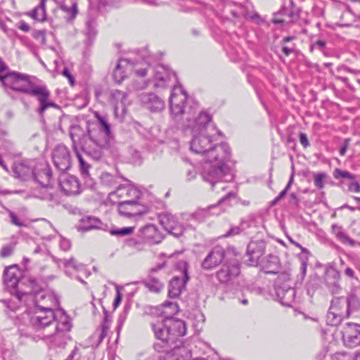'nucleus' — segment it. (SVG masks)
Wrapping results in <instances>:
<instances>
[{
  "instance_id": "052dcab7",
  "label": "nucleus",
  "mask_w": 360,
  "mask_h": 360,
  "mask_svg": "<svg viewBox=\"0 0 360 360\" xmlns=\"http://www.w3.org/2000/svg\"><path fill=\"white\" fill-rule=\"evenodd\" d=\"M122 294L120 291V290L118 288H117L116 290V297H115V299L114 300V302H113V307L114 308H117L119 304H120L121 302V300H122Z\"/></svg>"
},
{
  "instance_id": "c85d7f7f",
  "label": "nucleus",
  "mask_w": 360,
  "mask_h": 360,
  "mask_svg": "<svg viewBox=\"0 0 360 360\" xmlns=\"http://www.w3.org/2000/svg\"><path fill=\"white\" fill-rule=\"evenodd\" d=\"M101 224V222L98 218L91 216H86L79 219L78 229L87 231L91 229H98Z\"/></svg>"
},
{
  "instance_id": "ea45409f",
  "label": "nucleus",
  "mask_w": 360,
  "mask_h": 360,
  "mask_svg": "<svg viewBox=\"0 0 360 360\" xmlns=\"http://www.w3.org/2000/svg\"><path fill=\"white\" fill-rule=\"evenodd\" d=\"M127 60H120L113 72L114 79L117 82L120 83L123 81L125 75L122 70V63H127Z\"/></svg>"
},
{
  "instance_id": "c9c22d12",
  "label": "nucleus",
  "mask_w": 360,
  "mask_h": 360,
  "mask_svg": "<svg viewBox=\"0 0 360 360\" xmlns=\"http://www.w3.org/2000/svg\"><path fill=\"white\" fill-rule=\"evenodd\" d=\"M335 307L336 309H338L339 311L342 312H347V314H348V311H347V303L345 301V297L342 296L340 297H334L333 300L330 302V307Z\"/></svg>"
},
{
  "instance_id": "bb28decb",
  "label": "nucleus",
  "mask_w": 360,
  "mask_h": 360,
  "mask_svg": "<svg viewBox=\"0 0 360 360\" xmlns=\"http://www.w3.org/2000/svg\"><path fill=\"white\" fill-rule=\"evenodd\" d=\"M276 295L281 303L285 306H291L295 297V290L293 288L279 287L276 290Z\"/></svg>"
},
{
  "instance_id": "13d9d810",
  "label": "nucleus",
  "mask_w": 360,
  "mask_h": 360,
  "mask_svg": "<svg viewBox=\"0 0 360 360\" xmlns=\"http://www.w3.org/2000/svg\"><path fill=\"white\" fill-rule=\"evenodd\" d=\"M326 46V42L323 40H318L317 41H316L314 44H312L310 47V51H313V49L314 48H318L321 51L323 50V49Z\"/></svg>"
},
{
  "instance_id": "dca6fc26",
  "label": "nucleus",
  "mask_w": 360,
  "mask_h": 360,
  "mask_svg": "<svg viewBox=\"0 0 360 360\" xmlns=\"http://www.w3.org/2000/svg\"><path fill=\"white\" fill-rule=\"evenodd\" d=\"M20 271L16 265H12L5 269L4 271V283L6 290L10 293L21 281L20 280Z\"/></svg>"
},
{
  "instance_id": "7c9ffc66",
  "label": "nucleus",
  "mask_w": 360,
  "mask_h": 360,
  "mask_svg": "<svg viewBox=\"0 0 360 360\" xmlns=\"http://www.w3.org/2000/svg\"><path fill=\"white\" fill-rule=\"evenodd\" d=\"M331 231L332 233L335 236L337 239L342 244L349 245L350 246L355 245V240L343 232L342 226L333 224L331 226Z\"/></svg>"
},
{
  "instance_id": "5701e85b",
  "label": "nucleus",
  "mask_w": 360,
  "mask_h": 360,
  "mask_svg": "<svg viewBox=\"0 0 360 360\" xmlns=\"http://www.w3.org/2000/svg\"><path fill=\"white\" fill-rule=\"evenodd\" d=\"M117 204L119 214L124 217L131 218L144 212L143 207L141 206L139 202H136V205H131L128 202H117Z\"/></svg>"
},
{
  "instance_id": "4c0bfd02",
  "label": "nucleus",
  "mask_w": 360,
  "mask_h": 360,
  "mask_svg": "<svg viewBox=\"0 0 360 360\" xmlns=\"http://www.w3.org/2000/svg\"><path fill=\"white\" fill-rule=\"evenodd\" d=\"M69 267H71L75 271L82 274L85 277H87L89 275V273L87 271L85 266L83 264L78 262L74 258H70L69 259Z\"/></svg>"
},
{
  "instance_id": "2eb2a0df",
  "label": "nucleus",
  "mask_w": 360,
  "mask_h": 360,
  "mask_svg": "<svg viewBox=\"0 0 360 360\" xmlns=\"http://www.w3.org/2000/svg\"><path fill=\"white\" fill-rule=\"evenodd\" d=\"M289 6L283 4L281 9L274 15L272 22L274 24H282L285 22V19L281 17V14L286 13L287 17L290 18V20L288 23H294L300 18L299 13L294 11L295 4L292 0H289Z\"/></svg>"
},
{
  "instance_id": "a878e982",
  "label": "nucleus",
  "mask_w": 360,
  "mask_h": 360,
  "mask_svg": "<svg viewBox=\"0 0 360 360\" xmlns=\"http://www.w3.org/2000/svg\"><path fill=\"white\" fill-rule=\"evenodd\" d=\"M32 288L30 284H26L25 281H21L11 294L14 295L19 302H26L29 297L33 299L34 295H32Z\"/></svg>"
},
{
  "instance_id": "412c9836",
  "label": "nucleus",
  "mask_w": 360,
  "mask_h": 360,
  "mask_svg": "<svg viewBox=\"0 0 360 360\" xmlns=\"http://www.w3.org/2000/svg\"><path fill=\"white\" fill-rule=\"evenodd\" d=\"M153 72L155 79L154 86L157 88L166 87L171 76L174 75V73L172 72L168 68L162 65H157Z\"/></svg>"
},
{
  "instance_id": "20e7f679",
  "label": "nucleus",
  "mask_w": 360,
  "mask_h": 360,
  "mask_svg": "<svg viewBox=\"0 0 360 360\" xmlns=\"http://www.w3.org/2000/svg\"><path fill=\"white\" fill-rule=\"evenodd\" d=\"M30 325L37 332L41 333V338L54 335L63 338L68 331V315L63 309L54 312L34 306V313L30 317Z\"/></svg>"
},
{
  "instance_id": "79ce46f5",
  "label": "nucleus",
  "mask_w": 360,
  "mask_h": 360,
  "mask_svg": "<svg viewBox=\"0 0 360 360\" xmlns=\"http://www.w3.org/2000/svg\"><path fill=\"white\" fill-rule=\"evenodd\" d=\"M111 97H112V99H113L116 102L115 108V109H117L118 102H120L122 104H124V101L127 97V94H126V93H124L122 91L116 89V90L112 91Z\"/></svg>"
},
{
  "instance_id": "a19ab883",
  "label": "nucleus",
  "mask_w": 360,
  "mask_h": 360,
  "mask_svg": "<svg viewBox=\"0 0 360 360\" xmlns=\"http://www.w3.org/2000/svg\"><path fill=\"white\" fill-rule=\"evenodd\" d=\"M124 245L127 247L134 248L138 251H141L143 249V242L136 238H127L124 242Z\"/></svg>"
},
{
  "instance_id": "3c124183",
  "label": "nucleus",
  "mask_w": 360,
  "mask_h": 360,
  "mask_svg": "<svg viewBox=\"0 0 360 360\" xmlns=\"http://www.w3.org/2000/svg\"><path fill=\"white\" fill-rule=\"evenodd\" d=\"M97 118L105 134L109 136L110 134V126L108 123L107 120L105 119V117L101 116H97Z\"/></svg>"
},
{
  "instance_id": "0eeeda50",
  "label": "nucleus",
  "mask_w": 360,
  "mask_h": 360,
  "mask_svg": "<svg viewBox=\"0 0 360 360\" xmlns=\"http://www.w3.org/2000/svg\"><path fill=\"white\" fill-rule=\"evenodd\" d=\"M140 197L141 191L129 183L120 185L108 194V200L112 204L128 202L136 205Z\"/></svg>"
},
{
  "instance_id": "4d7b16f0",
  "label": "nucleus",
  "mask_w": 360,
  "mask_h": 360,
  "mask_svg": "<svg viewBox=\"0 0 360 360\" xmlns=\"http://www.w3.org/2000/svg\"><path fill=\"white\" fill-rule=\"evenodd\" d=\"M348 188L350 191L360 193V184L356 181H352L349 184Z\"/></svg>"
},
{
  "instance_id": "6e6552de",
  "label": "nucleus",
  "mask_w": 360,
  "mask_h": 360,
  "mask_svg": "<svg viewBox=\"0 0 360 360\" xmlns=\"http://www.w3.org/2000/svg\"><path fill=\"white\" fill-rule=\"evenodd\" d=\"M53 160L57 169L61 171L58 176V185L60 192L68 195L65 186L68 185V148L65 146H58L53 152Z\"/></svg>"
},
{
  "instance_id": "864d4df0",
  "label": "nucleus",
  "mask_w": 360,
  "mask_h": 360,
  "mask_svg": "<svg viewBox=\"0 0 360 360\" xmlns=\"http://www.w3.org/2000/svg\"><path fill=\"white\" fill-rule=\"evenodd\" d=\"M78 8L76 2L72 3V6L69 8V21L74 19L78 14Z\"/></svg>"
},
{
  "instance_id": "774afa93",
  "label": "nucleus",
  "mask_w": 360,
  "mask_h": 360,
  "mask_svg": "<svg viewBox=\"0 0 360 360\" xmlns=\"http://www.w3.org/2000/svg\"><path fill=\"white\" fill-rule=\"evenodd\" d=\"M195 174H196L195 171L193 169L188 170L187 174H186L187 179L191 180V179H194L195 177Z\"/></svg>"
},
{
  "instance_id": "f3484780",
  "label": "nucleus",
  "mask_w": 360,
  "mask_h": 360,
  "mask_svg": "<svg viewBox=\"0 0 360 360\" xmlns=\"http://www.w3.org/2000/svg\"><path fill=\"white\" fill-rule=\"evenodd\" d=\"M52 176V172L49 165L46 162L39 163L34 168L32 178L43 187H47Z\"/></svg>"
},
{
  "instance_id": "1a4fd4ad",
  "label": "nucleus",
  "mask_w": 360,
  "mask_h": 360,
  "mask_svg": "<svg viewBox=\"0 0 360 360\" xmlns=\"http://www.w3.org/2000/svg\"><path fill=\"white\" fill-rule=\"evenodd\" d=\"M231 255H236L233 250H225L222 246L216 245L210 250L201 262L200 266L206 271L214 269L229 258Z\"/></svg>"
},
{
  "instance_id": "6e6d98bb",
  "label": "nucleus",
  "mask_w": 360,
  "mask_h": 360,
  "mask_svg": "<svg viewBox=\"0 0 360 360\" xmlns=\"http://www.w3.org/2000/svg\"><path fill=\"white\" fill-rule=\"evenodd\" d=\"M299 138L300 142L304 148H307L309 146V141L306 134L302 132L300 133Z\"/></svg>"
},
{
  "instance_id": "b1692460",
  "label": "nucleus",
  "mask_w": 360,
  "mask_h": 360,
  "mask_svg": "<svg viewBox=\"0 0 360 360\" xmlns=\"http://www.w3.org/2000/svg\"><path fill=\"white\" fill-rule=\"evenodd\" d=\"M14 176L22 180L32 178L34 169L32 165L25 162H15L13 166Z\"/></svg>"
},
{
  "instance_id": "09e8293b",
  "label": "nucleus",
  "mask_w": 360,
  "mask_h": 360,
  "mask_svg": "<svg viewBox=\"0 0 360 360\" xmlns=\"http://www.w3.org/2000/svg\"><path fill=\"white\" fill-rule=\"evenodd\" d=\"M69 85L72 87H75L78 91L79 94H81L84 89V86L81 82H77L75 77L69 73Z\"/></svg>"
},
{
  "instance_id": "473e14b6",
  "label": "nucleus",
  "mask_w": 360,
  "mask_h": 360,
  "mask_svg": "<svg viewBox=\"0 0 360 360\" xmlns=\"http://www.w3.org/2000/svg\"><path fill=\"white\" fill-rule=\"evenodd\" d=\"M345 301L347 303L346 309L348 311V316H349L350 314L357 311L360 308V300L354 295H349L345 298Z\"/></svg>"
},
{
  "instance_id": "0e129e2a",
  "label": "nucleus",
  "mask_w": 360,
  "mask_h": 360,
  "mask_svg": "<svg viewBox=\"0 0 360 360\" xmlns=\"http://www.w3.org/2000/svg\"><path fill=\"white\" fill-rule=\"evenodd\" d=\"M165 266V262H163L162 264H159L155 267H153L149 271V275H153V274L157 272L158 271L163 269Z\"/></svg>"
},
{
  "instance_id": "58836bf2",
  "label": "nucleus",
  "mask_w": 360,
  "mask_h": 360,
  "mask_svg": "<svg viewBox=\"0 0 360 360\" xmlns=\"http://www.w3.org/2000/svg\"><path fill=\"white\" fill-rule=\"evenodd\" d=\"M327 177H328V175L324 172L314 173L313 178H314V186L318 189H322L325 186V182H326Z\"/></svg>"
},
{
  "instance_id": "a211bd4d",
  "label": "nucleus",
  "mask_w": 360,
  "mask_h": 360,
  "mask_svg": "<svg viewBox=\"0 0 360 360\" xmlns=\"http://www.w3.org/2000/svg\"><path fill=\"white\" fill-rule=\"evenodd\" d=\"M265 251V243L263 240L251 241L247 248V255L250 257L249 264L257 265L259 258Z\"/></svg>"
},
{
  "instance_id": "393cba45",
  "label": "nucleus",
  "mask_w": 360,
  "mask_h": 360,
  "mask_svg": "<svg viewBox=\"0 0 360 360\" xmlns=\"http://www.w3.org/2000/svg\"><path fill=\"white\" fill-rule=\"evenodd\" d=\"M340 276V273L335 270H333L327 274L326 284L330 292L333 295H339L342 290L339 283Z\"/></svg>"
},
{
  "instance_id": "f704fd0d",
  "label": "nucleus",
  "mask_w": 360,
  "mask_h": 360,
  "mask_svg": "<svg viewBox=\"0 0 360 360\" xmlns=\"http://www.w3.org/2000/svg\"><path fill=\"white\" fill-rule=\"evenodd\" d=\"M81 192V185L78 179L75 176L69 175V195H77L80 194Z\"/></svg>"
},
{
  "instance_id": "49530a36",
  "label": "nucleus",
  "mask_w": 360,
  "mask_h": 360,
  "mask_svg": "<svg viewBox=\"0 0 360 360\" xmlns=\"http://www.w3.org/2000/svg\"><path fill=\"white\" fill-rule=\"evenodd\" d=\"M134 228L132 226L123 227L110 231L112 235L115 236H128L133 233Z\"/></svg>"
},
{
  "instance_id": "f257e3e1",
  "label": "nucleus",
  "mask_w": 360,
  "mask_h": 360,
  "mask_svg": "<svg viewBox=\"0 0 360 360\" xmlns=\"http://www.w3.org/2000/svg\"><path fill=\"white\" fill-rule=\"evenodd\" d=\"M213 140L205 132H199L191 141V150L203 157L201 176L214 191L217 186L225 189L224 182L233 179L231 168L227 165L231 158L230 148L226 143L213 144Z\"/></svg>"
},
{
  "instance_id": "69168bd1",
  "label": "nucleus",
  "mask_w": 360,
  "mask_h": 360,
  "mask_svg": "<svg viewBox=\"0 0 360 360\" xmlns=\"http://www.w3.org/2000/svg\"><path fill=\"white\" fill-rule=\"evenodd\" d=\"M345 274L350 278L357 279V278L355 276L354 271L350 267H347L345 269Z\"/></svg>"
},
{
  "instance_id": "f8f14e48",
  "label": "nucleus",
  "mask_w": 360,
  "mask_h": 360,
  "mask_svg": "<svg viewBox=\"0 0 360 360\" xmlns=\"http://www.w3.org/2000/svg\"><path fill=\"white\" fill-rule=\"evenodd\" d=\"M158 220L162 226L170 234L176 237H179L183 234V226L177 221L176 217L171 213L159 214Z\"/></svg>"
},
{
  "instance_id": "c756f323",
  "label": "nucleus",
  "mask_w": 360,
  "mask_h": 360,
  "mask_svg": "<svg viewBox=\"0 0 360 360\" xmlns=\"http://www.w3.org/2000/svg\"><path fill=\"white\" fill-rule=\"evenodd\" d=\"M142 283L153 293L160 292L165 287L164 283L153 275H148V276L142 281Z\"/></svg>"
},
{
  "instance_id": "a18cd8bd",
  "label": "nucleus",
  "mask_w": 360,
  "mask_h": 360,
  "mask_svg": "<svg viewBox=\"0 0 360 360\" xmlns=\"http://www.w3.org/2000/svg\"><path fill=\"white\" fill-rule=\"evenodd\" d=\"M162 307L164 308L163 313L168 315H173L177 313L179 307L176 303L172 302H165Z\"/></svg>"
},
{
  "instance_id": "ddd939ff",
  "label": "nucleus",
  "mask_w": 360,
  "mask_h": 360,
  "mask_svg": "<svg viewBox=\"0 0 360 360\" xmlns=\"http://www.w3.org/2000/svg\"><path fill=\"white\" fill-rule=\"evenodd\" d=\"M342 333L343 342L347 347L354 348L360 345V325L347 323Z\"/></svg>"
},
{
  "instance_id": "bf43d9fd",
  "label": "nucleus",
  "mask_w": 360,
  "mask_h": 360,
  "mask_svg": "<svg viewBox=\"0 0 360 360\" xmlns=\"http://www.w3.org/2000/svg\"><path fill=\"white\" fill-rule=\"evenodd\" d=\"M45 198L51 202H55L56 204H59L60 202L58 195H53L52 193H49Z\"/></svg>"
},
{
  "instance_id": "c03bdc74",
  "label": "nucleus",
  "mask_w": 360,
  "mask_h": 360,
  "mask_svg": "<svg viewBox=\"0 0 360 360\" xmlns=\"http://www.w3.org/2000/svg\"><path fill=\"white\" fill-rule=\"evenodd\" d=\"M117 178L109 173H103L101 175V182L104 186L113 187L116 185Z\"/></svg>"
},
{
  "instance_id": "6ab92c4d",
  "label": "nucleus",
  "mask_w": 360,
  "mask_h": 360,
  "mask_svg": "<svg viewBox=\"0 0 360 360\" xmlns=\"http://www.w3.org/2000/svg\"><path fill=\"white\" fill-rule=\"evenodd\" d=\"M139 98L142 104L150 111L159 112L165 108V102L153 93H142Z\"/></svg>"
},
{
  "instance_id": "338daca9",
  "label": "nucleus",
  "mask_w": 360,
  "mask_h": 360,
  "mask_svg": "<svg viewBox=\"0 0 360 360\" xmlns=\"http://www.w3.org/2000/svg\"><path fill=\"white\" fill-rule=\"evenodd\" d=\"M349 139H345L344 145H343V146L340 150V155L341 156H344L345 155V153H346L347 149L348 146H349Z\"/></svg>"
},
{
  "instance_id": "72a5a7b5",
  "label": "nucleus",
  "mask_w": 360,
  "mask_h": 360,
  "mask_svg": "<svg viewBox=\"0 0 360 360\" xmlns=\"http://www.w3.org/2000/svg\"><path fill=\"white\" fill-rule=\"evenodd\" d=\"M250 223L244 219L241 220L240 226L231 227L223 237L228 238L240 234L245 229L250 227Z\"/></svg>"
},
{
  "instance_id": "2f4dec72",
  "label": "nucleus",
  "mask_w": 360,
  "mask_h": 360,
  "mask_svg": "<svg viewBox=\"0 0 360 360\" xmlns=\"http://www.w3.org/2000/svg\"><path fill=\"white\" fill-rule=\"evenodd\" d=\"M45 1L46 0H41L40 4L30 12L32 18L39 22L46 20Z\"/></svg>"
},
{
  "instance_id": "e2e57ef3",
  "label": "nucleus",
  "mask_w": 360,
  "mask_h": 360,
  "mask_svg": "<svg viewBox=\"0 0 360 360\" xmlns=\"http://www.w3.org/2000/svg\"><path fill=\"white\" fill-rule=\"evenodd\" d=\"M18 27L20 30L24 31V32H28L30 30V26L28 25V24L27 22H25L23 20H21L19 22V23L18 25Z\"/></svg>"
},
{
  "instance_id": "4be33fe9",
  "label": "nucleus",
  "mask_w": 360,
  "mask_h": 360,
  "mask_svg": "<svg viewBox=\"0 0 360 360\" xmlns=\"http://www.w3.org/2000/svg\"><path fill=\"white\" fill-rule=\"evenodd\" d=\"M188 278L187 269H184V276L183 278L177 276L172 278L169 285V296L172 298H176L179 296Z\"/></svg>"
},
{
  "instance_id": "603ef678",
  "label": "nucleus",
  "mask_w": 360,
  "mask_h": 360,
  "mask_svg": "<svg viewBox=\"0 0 360 360\" xmlns=\"http://www.w3.org/2000/svg\"><path fill=\"white\" fill-rule=\"evenodd\" d=\"M9 217L11 218V222L17 226H19V227H22V226H25V224L21 221L18 217L17 215L12 211H9Z\"/></svg>"
},
{
  "instance_id": "7ed1b4c3",
  "label": "nucleus",
  "mask_w": 360,
  "mask_h": 360,
  "mask_svg": "<svg viewBox=\"0 0 360 360\" xmlns=\"http://www.w3.org/2000/svg\"><path fill=\"white\" fill-rule=\"evenodd\" d=\"M0 80L2 84L10 89L25 93L37 98L39 106L37 112L41 118L44 117V112L50 108H59V106L49 100L50 92L44 86L34 84L30 79V77L18 72H11L6 75L0 74Z\"/></svg>"
},
{
  "instance_id": "4468645a",
  "label": "nucleus",
  "mask_w": 360,
  "mask_h": 360,
  "mask_svg": "<svg viewBox=\"0 0 360 360\" xmlns=\"http://www.w3.org/2000/svg\"><path fill=\"white\" fill-rule=\"evenodd\" d=\"M138 236L144 242L150 244H158L160 243L164 238L158 227L153 224H146L140 228Z\"/></svg>"
},
{
  "instance_id": "aec40b11",
  "label": "nucleus",
  "mask_w": 360,
  "mask_h": 360,
  "mask_svg": "<svg viewBox=\"0 0 360 360\" xmlns=\"http://www.w3.org/2000/svg\"><path fill=\"white\" fill-rule=\"evenodd\" d=\"M217 205H212L205 209L198 210L194 213L185 214L184 219L188 222V226L193 227L195 224H193V222L200 223L203 221L210 214H219V212L210 213L211 210H217Z\"/></svg>"
},
{
  "instance_id": "37998d69",
  "label": "nucleus",
  "mask_w": 360,
  "mask_h": 360,
  "mask_svg": "<svg viewBox=\"0 0 360 360\" xmlns=\"http://www.w3.org/2000/svg\"><path fill=\"white\" fill-rule=\"evenodd\" d=\"M333 176L335 179H339L340 178L343 179H349L351 180H355L356 176L347 171L342 170L340 169H335L333 172Z\"/></svg>"
},
{
  "instance_id": "5fc2aeb1",
  "label": "nucleus",
  "mask_w": 360,
  "mask_h": 360,
  "mask_svg": "<svg viewBox=\"0 0 360 360\" xmlns=\"http://www.w3.org/2000/svg\"><path fill=\"white\" fill-rule=\"evenodd\" d=\"M105 321H106V318H105ZM109 329V326L106 324L105 322L101 326V331L99 336V341L101 342L107 335L108 331Z\"/></svg>"
},
{
  "instance_id": "423d86ee",
  "label": "nucleus",
  "mask_w": 360,
  "mask_h": 360,
  "mask_svg": "<svg viewBox=\"0 0 360 360\" xmlns=\"http://www.w3.org/2000/svg\"><path fill=\"white\" fill-rule=\"evenodd\" d=\"M79 131L80 132L79 134L76 135L73 133H70V136L72 141V148L79 162L81 173L84 176H89L90 165L84 159L79 152V149H81L86 155L92 156L93 158L96 160H98L102 157V151L100 147L94 150H91L87 148L86 146V143L88 141L92 143L93 141L85 136L82 130L79 129Z\"/></svg>"
},
{
  "instance_id": "9b49d317",
  "label": "nucleus",
  "mask_w": 360,
  "mask_h": 360,
  "mask_svg": "<svg viewBox=\"0 0 360 360\" xmlns=\"http://www.w3.org/2000/svg\"><path fill=\"white\" fill-rule=\"evenodd\" d=\"M34 306L44 309L57 311L59 301L57 295L50 290H41L34 295Z\"/></svg>"
},
{
  "instance_id": "9d476101",
  "label": "nucleus",
  "mask_w": 360,
  "mask_h": 360,
  "mask_svg": "<svg viewBox=\"0 0 360 360\" xmlns=\"http://www.w3.org/2000/svg\"><path fill=\"white\" fill-rule=\"evenodd\" d=\"M240 274V265L236 258H228L216 272L220 283L226 284L236 278Z\"/></svg>"
},
{
  "instance_id": "cd10ccee",
  "label": "nucleus",
  "mask_w": 360,
  "mask_h": 360,
  "mask_svg": "<svg viewBox=\"0 0 360 360\" xmlns=\"http://www.w3.org/2000/svg\"><path fill=\"white\" fill-rule=\"evenodd\" d=\"M348 314H347V312L344 311H339L338 309H336V308L333 307H330L326 321L328 325L330 326H338L339 325L343 319L348 318Z\"/></svg>"
},
{
  "instance_id": "f03ea898",
  "label": "nucleus",
  "mask_w": 360,
  "mask_h": 360,
  "mask_svg": "<svg viewBox=\"0 0 360 360\" xmlns=\"http://www.w3.org/2000/svg\"><path fill=\"white\" fill-rule=\"evenodd\" d=\"M151 328L155 336L160 340L153 345V347L155 351L165 354L164 360H184L183 353L188 354V349L176 345L172 347L178 338L186 333L184 321L168 317L162 321L152 323Z\"/></svg>"
},
{
  "instance_id": "680f3d73",
  "label": "nucleus",
  "mask_w": 360,
  "mask_h": 360,
  "mask_svg": "<svg viewBox=\"0 0 360 360\" xmlns=\"http://www.w3.org/2000/svg\"><path fill=\"white\" fill-rule=\"evenodd\" d=\"M337 70L339 72L344 71V72H350L352 74H356V72H357L356 70H352V69L349 68V67L344 65H342L338 67Z\"/></svg>"
},
{
  "instance_id": "8fccbe9b",
  "label": "nucleus",
  "mask_w": 360,
  "mask_h": 360,
  "mask_svg": "<svg viewBox=\"0 0 360 360\" xmlns=\"http://www.w3.org/2000/svg\"><path fill=\"white\" fill-rule=\"evenodd\" d=\"M14 247L11 244L4 245L0 251V256L1 257H8L11 256L13 252Z\"/></svg>"
},
{
  "instance_id": "39448f33",
  "label": "nucleus",
  "mask_w": 360,
  "mask_h": 360,
  "mask_svg": "<svg viewBox=\"0 0 360 360\" xmlns=\"http://www.w3.org/2000/svg\"><path fill=\"white\" fill-rule=\"evenodd\" d=\"M188 96L181 86H174L170 96V110L174 119L179 120L181 116H185L188 122L187 127L191 128L193 131L205 132V128L211 120V117L205 112L199 113L197 118L192 122L191 120L195 113L193 107H187L185 103Z\"/></svg>"
},
{
  "instance_id": "de8ad7c7",
  "label": "nucleus",
  "mask_w": 360,
  "mask_h": 360,
  "mask_svg": "<svg viewBox=\"0 0 360 360\" xmlns=\"http://www.w3.org/2000/svg\"><path fill=\"white\" fill-rule=\"evenodd\" d=\"M45 30H34L32 32V37L40 44H44L46 43Z\"/></svg>"
},
{
  "instance_id": "e433bc0d",
  "label": "nucleus",
  "mask_w": 360,
  "mask_h": 360,
  "mask_svg": "<svg viewBox=\"0 0 360 360\" xmlns=\"http://www.w3.org/2000/svg\"><path fill=\"white\" fill-rule=\"evenodd\" d=\"M87 25V32L86 34V39L84 41V44L86 47L90 46L96 37V31L94 28V26L93 25L92 22H88L86 23Z\"/></svg>"
}]
</instances>
